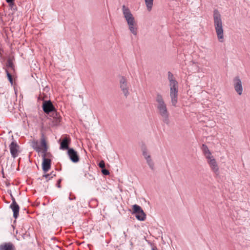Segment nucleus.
Instances as JSON below:
<instances>
[{
	"label": "nucleus",
	"mask_w": 250,
	"mask_h": 250,
	"mask_svg": "<svg viewBox=\"0 0 250 250\" xmlns=\"http://www.w3.org/2000/svg\"><path fill=\"white\" fill-rule=\"evenodd\" d=\"M69 198L70 200H71V197H69Z\"/></svg>",
	"instance_id": "30"
},
{
	"label": "nucleus",
	"mask_w": 250,
	"mask_h": 250,
	"mask_svg": "<svg viewBox=\"0 0 250 250\" xmlns=\"http://www.w3.org/2000/svg\"><path fill=\"white\" fill-rule=\"evenodd\" d=\"M201 149L203 151V153L205 157V158L207 159L208 158H210L211 157L213 156L210 150H209L207 146L205 144H203L201 147Z\"/></svg>",
	"instance_id": "16"
},
{
	"label": "nucleus",
	"mask_w": 250,
	"mask_h": 250,
	"mask_svg": "<svg viewBox=\"0 0 250 250\" xmlns=\"http://www.w3.org/2000/svg\"><path fill=\"white\" fill-rule=\"evenodd\" d=\"M61 181V180H58V187H59V188H60V184Z\"/></svg>",
	"instance_id": "29"
},
{
	"label": "nucleus",
	"mask_w": 250,
	"mask_h": 250,
	"mask_svg": "<svg viewBox=\"0 0 250 250\" xmlns=\"http://www.w3.org/2000/svg\"><path fill=\"white\" fill-rule=\"evenodd\" d=\"M12 140L13 141L10 143L9 147L12 157L15 158L18 156L20 153V146L17 142L14 140L13 138H12Z\"/></svg>",
	"instance_id": "7"
},
{
	"label": "nucleus",
	"mask_w": 250,
	"mask_h": 250,
	"mask_svg": "<svg viewBox=\"0 0 250 250\" xmlns=\"http://www.w3.org/2000/svg\"><path fill=\"white\" fill-rule=\"evenodd\" d=\"M49 174H50V176L51 177V178H53L54 176H55V173H54V172H51Z\"/></svg>",
	"instance_id": "26"
},
{
	"label": "nucleus",
	"mask_w": 250,
	"mask_h": 250,
	"mask_svg": "<svg viewBox=\"0 0 250 250\" xmlns=\"http://www.w3.org/2000/svg\"><path fill=\"white\" fill-rule=\"evenodd\" d=\"M67 154L70 160L74 163H77L79 161V157L77 152L73 148H69Z\"/></svg>",
	"instance_id": "13"
},
{
	"label": "nucleus",
	"mask_w": 250,
	"mask_h": 250,
	"mask_svg": "<svg viewBox=\"0 0 250 250\" xmlns=\"http://www.w3.org/2000/svg\"><path fill=\"white\" fill-rule=\"evenodd\" d=\"M119 86L120 88L125 97H127L129 94V88L130 84L128 82L127 79L124 76L119 77Z\"/></svg>",
	"instance_id": "5"
},
{
	"label": "nucleus",
	"mask_w": 250,
	"mask_h": 250,
	"mask_svg": "<svg viewBox=\"0 0 250 250\" xmlns=\"http://www.w3.org/2000/svg\"><path fill=\"white\" fill-rule=\"evenodd\" d=\"M213 22L217 39L219 42H223L224 41V30L221 15L219 12L215 9L213 11Z\"/></svg>",
	"instance_id": "3"
},
{
	"label": "nucleus",
	"mask_w": 250,
	"mask_h": 250,
	"mask_svg": "<svg viewBox=\"0 0 250 250\" xmlns=\"http://www.w3.org/2000/svg\"><path fill=\"white\" fill-rule=\"evenodd\" d=\"M233 84L236 92L239 95H241L243 93V86L242 81L239 76H236L233 78Z\"/></svg>",
	"instance_id": "8"
},
{
	"label": "nucleus",
	"mask_w": 250,
	"mask_h": 250,
	"mask_svg": "<svg viewBox=\"0 0 250 250\" xmlns=\"http://www.w3.org/2000/svg\"><path fill=\"white\" fill-rule=\"evenodd\" d=\"M207 161L211 170L215 175H218L219 174V167L213 156L211 157L210 158L207 159Z\"/></svg>",
	"instance_id": "9"
},
{
	"label": "nucleus",
	"mask_w": 250,
	"mask_h": 250,
	"mask_svg": "<svg viewBox=\"0 0 250 250\" xmlns=\"http://www.w3.org/2000/svg\"><path fill=\"white\" fill-rule=\"evenodd\" d=\"M8 65L9 67H13V64L11 62H8Z\"/></svg>",
	"instance_id": "27"
},
{
	"label": "nucleus",
	"mask_w": 250,
	"mask_h": 250,
	"mask_svg": "<svg viewBox=\"0 0 250 250\" xmlns=\"http://www.w3.org/2000/svg\"><path fill=\"white\" fill-rule=\"evenodd\" d=\"M12 202L10 206V208L13 212L14 218L16 219L19 216L20 207L18 204L16 203V200L13 197H12Z\"/></svg>",
	"instance_id": "11"
},
{
	"label": "nucleus",
	"mask_w": 250,
	"mask_h": 250,
	"mask_svg": "<svg viewBox=\"0 0 250 250\" xmlns=\"http://www.w3.org/2000/svg\"><path fill=\"white\" fill-rule=\"evenodd\" d=\"M15 246L11 242L4 243L0 245V250H14Z\"/></svg>",
	"instance_id": "15"
},
{
	"label": "nucleus",
	"mask_w": 250,
	"mask_h": 250,
	"mask_svg": "<svg viewBox=\"0 0 250 250\" xmlns=\"http://www.w3.org/2000/svg\"><path fill=\"white\" fill-rule=\"evenodd\" d=\"M69 143L70 140L68 138L65 137L64 138H63L62 142L61 143L60 149L62 150H68V149L69 148L68 147Z\"/></svg>",
	"instance_id": "17"
},
{
	"label": "nucleus",
	"mask_w": 250,
	"mask_h": 250,
	"mask_svg": "<svg viewBox=\"0 0 250 250\" xmlns=\"http://www.w3.org/2000/svg\"><path fill=\"white\" fill-rule=\"evenodd\" d=\"M168 79L169 81L170 97L171 104L173 106H176L178 102V83L174 79L172 74L170 72L168 73Z\"/></svg>",
	"instance_id": "4"
},
{
	"label": "nucleus",
	"mask_w": 250,
	"mask_h": 250,
	"mask_svg": "<svg viewBox=\"0 0 250 250\" xmlns=\"http://www.w3.org/2000/svg\"><path fill=\"white\" fill-rule=\"evenodd\" d=\"M99 166L101 168H104L105 167V163L104 161H101L99 163Z\"/></svg>",
	"instance_id": "22"
},
{
	"label": "nucleus",
	"mask_w": 250,
	"mask_h": 250,
	"mask_svg": "<svg viewBox=\"0 0 250 250\" xmlns=\"http://www.w3.org/2000/svg\"><path fill=\"white\" fill-rule=\"evenodd\" d=\"M135 217L139 221H144L146 219V215L143 210H142L136 214Z\"/></svg>",
	"instance_id": "18"
},
{
	"label": "nucleus",
	"mask_w": 250,
	"mask_h": 250,
	"mask_svg": "<svg viewBox=\"0 0 250 250\" xmlns=\"http://www.w3.org/2000/svg\"><path fill=\"white\" fill-rule=\"evenodd\" d=\"M102 172L103 174L105 175H107L109 174V172L107 169H103L102 170Z\"/></svg>",
	"instance_id": "23"
},
{
	"label": "nucleus",
	"mask_w": 250,
	"mask_h": 250,
	"mask_svg": "<svg viewBox=\"0 0 250 250\" xmlns=\"http://www.w3.org/2000/svg\"><path fill=\"white\" fill-rule=\"evenodd\" d=\"M5 71H6V73L7 76L8 77V80L9 81L10 83L11 84H12L13 83V80H12V78L11 75L9 73V72L7 71V70H6Z\"/></svg>",
	"instance_id": "21"
},
{
	"label": "nucleus",
	"mask_w": 250,
	"mask_h": 250,
	"mask_svg": "<svg viewBox=\"0 0 250 250\" xmlns=\"http://www.w3.org/2000/svg\"><path fill=\"white\" fill-rule=\"evenodd\" d=\"M145 3L148 11H150L153 5V0H145Z\"/></svg>",
	"instance_id": "19"
},
{
	"label": "nucleus",
	"mask_w": 250,
	"mask_h": 250,
	"mask_svg": "<svg viewBox=\"0 0 250 250\" xmlns=\"http://www.w3.org/2000/svg\"><path fill=\"white\" fill-rule=\"evenodd\" d=\"M14 0H6V1L9 3L10 6H12L14 5Z\"/></svg>",
	"instance_id": "24"
},
{
	"label": "nucleus",
	"mask_w": 250,
	"mask_h": 250,
	"mask_svg": "<svg viewBox=\"0 0 250 250\" xmlns=\"http://www.w3.org/2000/svg\"><path fill=\"white\" fill-rule=\"evenodd\" d=\"M122 12L124 17L127 23L129 31L133 35H137L138 32L137 24L131 11L128 7L123 5L122 6Z\"/></svg>",
	"instance_id": "2"
},
{
	"label": "nucleus",
	"mask_w": 250,
	"mask_h": 250,
	"mask_svg": "<svg viewBox=\"0 0 250 250\" xmlns=\"http://www.w3.org/2000/svg\"><path fill=\"white\" fill-rule=\"evenodd\" d=\"M156 107L158 113L161 117L163 122L167 125H169L170 123L169 112L161 94L158 93L156 95Z\"/></svg>",
	"instance_id": "1"
},
{
	"label": "nucleus",
	"mask_w": 250,
	"mask_h": 250,
	"mask_svg": "<svg viewBox=\"0 0 250 250\" xmlns=\"http://www.w3.org/2000/svg\"><path fill=\"white\" fill-rule=\"evenodd\" d=\"M46 154H42L43 159L42 163V170L44 172H47L50 168L51 167V160L46 158Z\"/></svg>",
	"instance_id": "12"
},
{
	"label": "nucleus",
	"mask_w": 250,
	"mask_h": 250,
	"mask_svg": "<svg viewBox=\"0 0 250 250\" xmlns=\"http://www.w3.org/2000/svg\"><path fill=\"white\" fill-rule=\"evenodd\" d=\"M35 149L37 151L41 152L42 154H46L47 151V146L46 142L44 137H42L41 140V145L37 146Z\"/></svg>",
	"instance_id": "10"
},
{
	"label": "nucleus",
	"mask_w": 250,
	"mask_h": 250,
	"mask_svg": "<svg viewBox=\"0 0 250 250\" xmlns=\"http://www.w3.org/2000/svg\"><path fill=\"white\" fill-rule=\"evenodd\" d=\"M132 209H133L132 213L135 214L143 210L142 209V208L139 205H133L132 206Z\"/></svg>",
	"instance_id": "20"
},
{
	"label": "nucleus",
	"mask_w": 250,
	"mask_h": 250,
	"mask_svg": "<svg viewBox=\"0 0 250 250\" xmlns=\"http://www.w3.org/2000/svg\"><path fill=\"white\" fill-rule=\"evenodd\" d=\"M50 176V174H47L44 175L43 176L45 177V178L47 179V181H48V180H50L51 178Z\"/></svg>",
	"instance_id": "25"
},
{
	"label": "nucleus",
	"mask_w": 250,
	"mask_h": 250,
	"mask_svg": "<svg viewBox=\"0 0 250 250\" xmlns=\"http://www.w3.org/2000/svg\"><path fill=\"white\" fill-rule=\"evenodd\" d=\"M142 154L150 169L154 170L155 169V163L150 153L146 147L142 148Z\"/></svg>",
	"instance_id": "6"
},
{
	"label": "nucleus",
	"mask_w": 250,
	"mask_h": 250,
	"mask_svg": "<svg viewBox=\"0 0 250 250\" xmlns=\"http://www.w3.org/2000/svg\"><path fill=\"white\" fill-rule=\"evenodd\" d=\"M151 250H157V248L156 246H153L152 247Z\"/></svg>",
	"instance_id": "28"
},
{
	"label": "nucleus",
	"mask_w": 250,
	"mask_h": 250,
	"mask_svg": "<svg viewBox=\"0 0 250 250\" xmlns=\"http://www.w3.org/2000/svg\"><path fill=\"white\" fill-rule=\"evenodd\" d=\"M43 110L44 112L49 113L55 110V107L50 101H45L42 104Z\"/></svg>",
	"instance_id": "14"
}]
</instances>
